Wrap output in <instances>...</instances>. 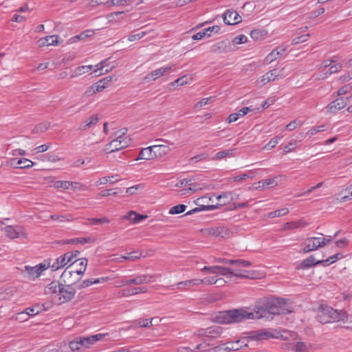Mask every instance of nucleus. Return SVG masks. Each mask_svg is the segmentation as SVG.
I'll list each match as a JSON object with an SVG mask.
<instances>
[{
	"mask_svg": "<svg viewBox=\"0 0 352 352\" xmlns=\"http://www.w3.org/2000/svg\"><path fill=\"white\" fill-rule=\"evenodd\" d=\"M121 180V178L118 175H114L111 176L102 177L100 178L96 182V186L104 185L107 183L113 184Z\"/></svg>",
	"mask_w": 352,
	"mask_h": 352,
	"instance_id": "35",
	"label": "nucleus"
},
{
	"mask_svg": "<svg viewBox=\"0 0 352 352\" xmlns=\"http://www.w3.org/2000/svg\"><path fill=\"white\" fill-rule=\"evenodd\" d=\"M99 118L97 115H93L89 117L87 119L82 122L78 130L79 131H87L94 127L98 122Z\"/></svg>",
	"mask_w": 352,
	"mask_h": 352,
	"instance_id": "23",
	"label": "nucleus"
},
{
	"mask_svg": "<svg viewBox=\"0 0 352 352\" xmlns=\"http://www.w3.org/2000/svg\"><path fill=\"white\" fill-rule=\"evenodd\" d=\"M155 159L153 150L152 148V146L146 147L144 148H142L139 155L138 157L136 158V160H151Z\"/></svg>",
	"mask_w": 352,
	"mask_h": 352,
	"instance_id": "31",
	"label": "nucleus"
},
{
	"mask_svg": "<svg viewBox=\"0 0 352 352\" xmlns=\"http://www.w3.org/2000/svg\"><path fill=\"white\" fill-rule=\"evenodd\" d=\"M155 159L161 158L166 155L170 151V148L167 145L155 144L152 145Z\"/></svg>",
	"mask_w": 352,
	"mask_h": 352,
	"instance_id": "25",
	"label": "nucleus"
},
{
	"mask_svg": "<svg viewBox=\"0 0 352 352\" xmlns=\"http://www.w3.org/2000/svg\"><path fill=\"white\" fill-rule=\"evenodd\" d=\"M351 90H352V86L349 84L345 85L339 89V90L337 91V95L338 96L344 95V94L349 92Z\"/></svg>",
	"mask_w": 352,
	"mask_h": 352,
	"instance_id": "63",
	"label": "nucleus"
},
{
	"mask_svg": "<svg viewBox=\"0 0 352 352\" xmlns=\"http://www.w3.org/2000/svg\"><path fill=\"white\" fill-rule=\"evenodd\" d=\"M133 280L131 283H133L134 285H142L145 283H149L154 282L155 280V276L153 275H148V274H142L136 276L135 277L132 278Z\"/></svg>",
	"mask_w": 352,
	"mask_h": 352,
	"instance_id": "28",
	"label": "nucleus"
},
{
	"mask_svg": "<svg viewBox=\"0 0 352 352\" xmlns=\"http://www.w3.org/2000/svg\"><path fill=\"white\" fill-rule=\"evenodd\" d=\"M223 21L226 25H235L241 21V16L236 11L228 10L223 15Z\"/></svg>",
	"mask_w": 352,
	"mask_h": 352,
	"instance_id": "19",
	"label": "nucleus"
},
{
	"mask_svg": "<svg viewBox=\"0 0 352 352\" xmlns=\"http://www.w3.org/2000/svg\"><path fill=\"white\" fill-rule=\"evenodd\" d=\"M175 65H168L166 66L158 68L152 72L148 74L145 77L144 80L149 82L156 80L160 77L164 76L167 72L171 71L174 67Z\"/></svg>",
	"mask_w": 352,
	"mask_h": 352,
	"instance_id": "14",
	"label": "nucleus"
},
{
	"mask_svg": "<svg viewBox=\"0 0 352 352\" xmlns=\"http://www.w3.org/2000/svg\"><path fill=\"white\" fill-rule=\"evenodd\" d=\"M317 265H320V263H318V261H316L314 255H311L302 261L301 267L302 269H307Z\"/></svg>",
	"mask_w": 352,
	"mask_h": 352,
	"instance_id": "44",
	"label": "nucleus"
},
{
	"mask_svg": "<svg viewBox=\"0 0 352 352\" xmlns=\"http://www.w3.org/2000/svg\"><path fill=\"white\" fill-rule=\"evenodd\" d=\"M283 77V76L280 74V71H279L278 69H274L258 78L256 80L255 84L256 86L262 87L268 82L274 81L275 80Z\"/></svg>",
	"mask_w": 352,
	"mask_h": 352,
	"instance_id": "9",
	"label": "nucleus"
},
{
	"mask_svg": "<svg viewBox=\"0 0 352 352\" xmlns=\"http://www.w3.org/2000/svg\"><path fill=\"white\" fill-rule=\"evenodd\" d=\"M325 130H326V126L322 124V125H320V126L311 128V129H309L307 133L310 136H312V135H316L318 132L324 131Z\"/></svg>",
	"mask_w": 352,
	"mask_h": 352,
	"instance_id": "58",
	"label": "nucleus"
},
{
	"mask_svg": "<svg viewBox=\"0 0 352 352\" xmlns=\"http://www.w3.org/2000/svg\"><path fill=\"white\" fill-rule=\"evenodd\" d=\"M308 36H309V34L297 36L293 39L292 44L296 45V44L304 43L307 40Z\"/></svg>",
	"mask_w": 352,
	"mask_h": 352,
	"instance_id": "64",
	"label": "nucleus"
},
{
	"mask_svg": "<svg viewBox=\"0 0 352 352\" xmlns=\"http://www.w3.org/2000/svg\"><path fill=\"white\" fill-rule=\"evenodd\" d=\"M144 187V184H140L126 188V192L129 195H134L138 190H142Z\"/></svg>",
	"mask_w": 352,
	"mask_h": 352,
	"instance_id": "59",
	"label": "nucleus"
},
{
	"mask_svg": "<svg viewBox=\"0 0 352 352\" xmlns=\"http://www.w3.org/2000/svg\"><path fill=\"white\" fill-rule=\"evenodd\" d=\"M147 288L145 287L124 289L118 292L119 297H129L141 293H146Z\"/></svg>",
	"mask_w": 352,
	"mask_h": 352,
	"instance_id": "24",
	"label": "nucleus"
},
{
	"mask_svg": "<svg viewBox=\"0 0 352 352\" xmlns=\"http://www.w3.org/2000/svg\"><path fill=\"white\" fill-rule=\"evenodd\" d=\"M16 161V168H28L30 167H32L34 164V162H32L31 160L27 159V158H21V159H13L12 160V162Z\"/></svg>",
	"mask_w": 352,
	"mask_h": 352,
	"instance_id": "41",
	"label": "nucleus"
},
{
	"mask_svg": "<svg viewBox=\"0 0 352 352\" xmlns=\"http://www.w3.org/2000/svg\"><path fill=\"white\" fill-rule=\"evenodd\" d=\"M287 301L283 298H276L267 302L263 306L256 305L254 309L241 308L219 312L216 320L221 324L240 322L248 319H258L266 317L268 314L273 315L286 314L292 312L287 307Z\"/></svg>",
	"mask_w": 352,
	"mask_h": 352,
	"instance_id": "1",
	"label": "nucleus"
},
{
	"mask_svg": "<svg viewBox=\"0 0 352 352\" xmlns=\"http://www.w3.org/2000/svg\"><path fill=\"white\" fill-rule=\"evenodd\" d=\"M106 62H107L106 60H102L96 65L97 69L94 70V72L96 73V76H100V75L104 74L103 69L104 67L107 66ZM113 67H114L113 66L109 69H105L104 73H107L109 71L111 70Z\"/></svg>",
	"mask_w": 352,
	"mask_h": 352,
	"instance_id": "47",
	"label": "nucleus"
},
{
	"mask_svg": "<svg viewBox=\"0 0 352 352\" xmlns=\"http://www.w3.org/2000/svg\"><path fill=\"white\" fill-rule=\"evenodd\" d=\"M342 67V65L340 63H335L333 65H331L329 68L324 72V74L327 76L333 74L334 73H336L339 72Z\"/></svg>",
	"mask_w": 352,
	"mask_h": 352,
	"instance_id": "52",
	"label": "nucleus"
},
{
	"mask_svg": "<svg viewBox=\"0 0 352 352\" xmlns=\"http://www.w3.org/2000/svg\"><path fill=\"white\" fill-rule=\"evenodd\" d=\"M79 254L80 252L78 251L68 252L65 253V255L67 256V261L69 266L74 265V263L78 261L79 259L77 257L79 255Z\"/></svg>",
	"mask_w": 352,
	"mask_h": 352,
	"instance_id": "46",
	"label": "nucleus"
},
{
	"mask_svg": "<svg viewBox=\"0 0 352 352\" xmlns=\"http://www.w3.org/2000/svg\"><path fill=\"white\" fill-rule=\"evenodd\" d=\"M234 149H226L219 151L212 157V160H221L226 157H231L233 155Z\"/></svg>",
	"mask_w": 352,
	"mask_h": 352,
	"instance_id": "40",
	"label": "nucleus"
},
{
	"mask_svg": "<svg viewBox=\"0 0 352 352\" xmlns=\"http://www.w3.org/2000/svg\"><path fill=\"white\" fill-rule=\"evenodd\" d=\"M145 35H146V32L142 31L137 34L130 35L128 37V41H138V40H140V38H143Z\"/></svg>",
	"mask_w": 352,
	"mask_h": 352,
	"instance_id": "62",
	"label": "nucleus"
},
{
	"mask_svg": "<svg viewBox=\"0 0 352 352\" xmlns=\"http://www.w3.org/2000/svg\"><path fill=\"white\" fill-rule=\"evenodd\" d=\"M176 285L178 288H182V287H198L200 286V280L199 278H193L191 280L178 282L175 285H171L170 288L174 289Z\"/></svg>",
	"mask_w": 352,
	"mask_h": 352,
	"instance_id": "36",
	"label": "nucleus"
},
{
	"mask_svg": "<svg viewBox=\"0 0 352 352\" xmlns=\"http://www.w3.org/2000/svg\"><path fill=\"white\" fill-rule=\"evenodd\" d=\"M141 256H142V254L140 252H139L138 251H133V252L128 253L126 255L118 257V258H116V260L118 262H122L123 260L134 261V260L140 258Z\"/></svg>",
	"mask_w": 352,
	"mask_h": 352,
	"instance_id": "39",
	"label": "nucleus"
},
{
	"mask_svg": "<svg viewBox=\"0 0 352 352\" xmlns=\"http://www.w3.org/2000/svg\"><path fill=\"white\" fill-rule=\"evenodd\" d=\"M50 218L54 221L60 223L69 222L74 220V217L70 214H66L63 215L52 214L50 216Z\"/></svg>",
	"mask_w": 352,
	"mask_h": 352,
	"instance_id": "43",
	"label": "nucleus"
},
{
	"mask_svg": "<svg viewBox=\"0 0 352 352\" xmlns=\"http://www.w3.org/2000/svg\"><path fill=\"white\" fill-rule=\"evenodd\" d=\"M251 111H252V109L250 107H243L237 113H231L227 118V122L228 123L236 122L240 117L245 116Z\"/></svg>",
	"mask_w": 352,
	"mask_h": 352,
	"instance_id": "32",
	"label": "nucleus"
},
{
	"mask_svg": "<svg viewBox=\"0 0 352 352\" xmlns=\"http://www.w3.org/2000/svg\"><path fill=\"white\" fill-rule=\"evenodd\" d=\"M67 258V256L65 255V254L60 255V256L57 257L52 263H50V268H51L52 271H57L64 267L65 266L68 265ZM50 260L51 262L52 260Z\"/></svg>",
	"mask_w": 352,
	"mask_h": 352,
	"instance_id": "26",
	"label": "nucleus"
},
{
	"mask_svg": "<svg viewBox=\"0 0 352 352\" xmlns=\"http://www.w3.org/2000/svg\"><path fill=\"white\" fill-rule=\"evenodd\" d=\"M221 351V346H213L212 344L210 343L208 339H204L202 342L197 344L194 349L193 351L195 352H219Z\"/></svg>",
	"mask_w": 352,
	"mask_h": 352,
	"instance_id": "18",
	"label": "nucleus"
},
{
	"mask_svg": "<svg viewBox=\"0 0 352 352\" xmlns=\"http://www.w3.org/2000/svg\"><path fill=\"white\" fill-rule=\"evenodd\" d=\"M248 40L246 36L243 34L239 35L232 39V43L234 45H241L245 43Z\"/></svg>",
	"mask_w": 352,
	"mask_h": 352,
	"instance_id": "60",
	"label": "nucleus"
},
{
	"mask_svg": "<svg viewBox=\"0 0 352 352\" xmlns=\"http://www.w3.org/2000/svg\"><path fill=\"white\" fill-rule=\"evenodd\" d=\"M320 236L309 237L305 241V247L302 249L304 253H307L318 250L320 248L325 246L333 239L331 236H323L320 234Z\"/></svg>",
	"mask_w": 352,
	"mask_h": 352,
	"instance_id": "7",
	"label": "nucleus"
},
{
	"mask_svg": "<svg viewBox=\"0 0 352 352\" xmlns=\"http://www.w3.org/2000/svg\"><path fill=\"white\" fill-rule=\"evenodd\" d=\"M204 232L205 234L221 238L227 237L230 234L229 229L222 226L207 228Z\"/></svg>",
	"mask_w": 352,
	"mask_h": 352,
	"instance_id": "15",
	"label": "nucleus"
},
{
	"mask_svg": "<svg viewBox=\"0 0 352 352\" xmlns=\"http://www.w3.org/2000/svg\"><path fill=\"white\" fill-rule=\"evenodd\" d=\"M338 60L337 56H333L331 59L324 60L320 66V69H323V71L326 72L325 69L327 68H329L331 64L337 63Z\"/></svg>",
	"mask_w": 352,
	"mask_h": 352,
	"instance_id": "56",
	"label": "nucleus"
},
{
	"mask_svg": "<svg viewBox=\"0 0 352 352\" xmlns=\"http://www.w3.org/2000/svg\"><path fill=\"white\" fill-rule=\"evenodd\" d=\"M125 129L116 131L112 137V140L104 147L107 153H113L126 148L130 143V138L126 133Z\"/></svg>",
	"mask_w": 352,
	"mask_h": 352,
	"instance_id": "4",
	"label": "nucleus"
},
{
	"mask_svg": "<svg viewBox=\"0 0 352 352\" xmlns=\"http://www.w3.org/2000/svg\"><path fill=\"white\" fill-rule=\"evenodd\" d=\"M129 0H111L110 1H107L104 3V6L106 7H111V6H126L127 1Z\"/></svg>",
	"mask_w": 352,
	"mask_h": 352,
	"instance_id": "55",
	"label": "nucleus"
},
{
	"mask_svg": "<svg viewBox=\"0 0 352 352\" xmlns=\"http://www.w3.org/2000/svg\"><path fill=\"white\" fill-rule=\"evenodd\" d=\"M318 318V320L323 324L337 321L352 322V315H349L344 310L334 309L324 305H320Z\"/></svg>",
	"mask_w": 352,
	"mask_h": 352,
	"instance_id": "2",
	"label": "nucleus"
},
{
	"mask_svg": "<svg viewBox=\"0 0 352 352\" xmlns=\"http://www.w3.org/2000/svg\"><path fill=\"white\" fill-rule=\"evenodd\" d=\"M69 345V348L73 351H78L81 348H83L81 346V342H80V337H77L74 340L71 341Z\"/></svg>",
	"mask_w": 352,
	"mask_h": 352,
	"instance_id": "57",
	"label": "nucleus"
},
{
	"mask_svg": "<svg viewBox=\"0 0 352 352\" xmlns=\"http://www.w3.org/2000/svg\"><path fill=\"white\" fill-rule=\"evenodd\" d=\"M6 236L11 239L25 237L26 234L21 226H8L3 228Z\"/></svg>",
	"mask_w": 352,
	"mask_h": 352,
	"instance_id": "13",
	"label": "nucleus"
},
{
	"mask_svg": "<svg viewBox=\"0 0 352 352\" xmlns=\"http://www.w3.org/2000/svg\"><path fill=\"white\" fill-rule=\"evenodd\" d=\"M311 347V344H307L302 342H297L294 349L296 352H309V349Z\"/></svg>",
	"mask_w": 352,
	"mask_h": 352,
	"instance_id": "48",
	"label": "nucleus"
},
{
	"mask_svg": "<svg viewBox=\"0 0 352 352\" xmlns=\"http://www.w3.org/2000/svg\"><path fill=\"white\" fill-rule=\"evenodd\" d=\"M297 142L296 140L291 141L288 144L285 145L283 148L284 154L288 153L294 151Z\"/></svg>",
	"mask_w": 352,
	"mask_h": 352,
	"instance_id": "61",
	"label": "nucleus"
},
{
	"mask_svg": "<svg viewBox=\"0 0 352 352\" xmlns=\"http://www.w3.org/2000/svg\"><path fill=\"white\" fill-rule=\"evenodd\" d=\"M213 276H206L204 278H199L200 285H214L217 282V276H223V275L212 274Z\"/></svg>",
	"mask_w": 352,
	"mask_h": 352,
	"instance_id": "42",
	"label": "nucleus"
},
{
	"mask_svg": "<svg viewBox=\"0 0 352 352\" xmlns=\"http://www.w3.org/2000/svg\"><path fill=\"white\" fill-rule=\"evenodd\" d=\"M72 285L69 283H67V285H61L58 295L60 303L68 302L74 298L76 290L71 286Z\"/></svg>",
	"mask_w": 352,
	"mask_h": 352,
	"instance_id": "12",
	"label": "nucleus"
},
{
	"mask_svg": "<svg viewBox=\"0 0 352 352\" xmlns=\"http://www.w3.org/2000/svg\"><path fill=\"white\" fill-rule=\"evenodd\" d=\"M52 186L55 188L72 189L73 190H86L87 187L79 182L57 180L53 182Z\"/></svg>",
	"mask_w": 352,
	"mask_h": 352,
	"instance_id": "10",
	"label": "nucleus"
},
{
	"mask_svg": "<svg viewBox=\"0 0 352 352\" xmlns=\"http://www.w3.org/2000/svg\"><path fill=\"white\" fill-rule=\"evenodd\" d=\"M50 260L46 259L43 262L36 265L35 266L25 265L24 267L26 276L29 280H34L40 277L44 271L50 268Z\"/></svg>",
	"mask_w": 352,
	"mask_h": 352,
	"instance_id": "8",
	"label": "nucleus"
},
{
	"mask_svg": "<svg viewBox=\"0 0 352 352\" xmlns=\"http://www.w3.org/2000/svg\"><path fill=\"white\" fill-rule=\"evenodd\" d=\"M245 341V340H237L236 341L228 342L223 344L222 347L221 346V350L223 349L228 351H238L243 346H248V344Z\"/></svg>",
	"mask_w": 352,
	"mask_h": 352,
	"instance_id": "22",
	"label": "nucleus"
},
{
	"mask_svg": "<svg viewBox=\"0 0 352 352\" xmlns=\"http://www.w3.org/2000/svg\"><path fill=\"white\" fill-rule=\"evenodd\" d=\"M221 333L222 328L219 325H214L199 331V335L205 337L206 339H208V341H210V338L219 337Z\"/></svg>",
	"mask_w": 352,
	"mask_h": 352,
	"instance_id": "16",
	"label": "nucleus"
},
{
	"mask_svg": "<svg viewBox=\"0 0 352 352\" xmlns=\"http://www.w3.org/2000/svg\"><path fill=\"white\" fill-rule=\"evenodd\" d=\"M278 184L276 177L263 179L254 184V188L258 190L265 187H275Z\"/></svg>",
	"mask_w": 352,
	"mask_h": 352,
	"instance_id": "30",
	"label": "nucleus"
},
{
	"mask_svg": "<svg viewBox=\"0 0 352 352\" xmlns=\"http://www.w3.org/2000/svg\"><path fill=\"white\" fill-rule=\"evenodd\" d=\"M94 66L91 65L79 66L72 71L71 78L80 76L93 71Z\"/></svg>",
	"mask_w": 352,
	"mask_h": 352,
	"instance_id": "33",
	"label": "nucleus"
},
{
	"mask_svg": "<svg viewBox=\"0 0 352 352\" xmlns=\"http://www.w3.org/2000/svg\"><path fill=\"white\" fill-rule=\"evenodd\" d=\"M77 263L79 265L78 268L75 270L66 269L63 272L61 278L65 283L75 284L84 274L87 265V259L85 258H80Z\"/></svg>",
	"mask_w": 352,
	"mask_h": 352,
	"instance_id": "5",
	"label": "nucleus"
},
{
	"mask_svg": "<svg viewBox=\"0 0 352 352\" xmlns=\"http://www.w3.org/2000/svg\"><path fill=\"white\" fill-rule=\"evenodd\" d=\"M154 320V318L151 319H138L134 322V324L135 327H150L152 324V321Z\"/></svg>",
	"mask_w": 352,
	"mask_h": 352,
	"instance_id": "50",
	"label": "nucleus"
},
{
	"mask_svg": "<svg viewBox=\"0 0 352 352\" xmlns=\"http://www.w3.org/2000/svg\"><path fill=\"white\" fill-rule=\"evenodd\" d=\"M61 285L58 281H52L50 284H48L45 288V294H57L58 295L60 288Z\"/></svg>",
	"mask_w": 352,
	"mask_h": 352,
	"instance_id": "37",
	"label": "nucleus"
},
{
	"mask_svg": "<svg viewBox=\"0 0 352 352\" xmlns=\"http://www.w3.org/2000/svg\"><path fill=\"white\" fill-rule=\"evenodd\" d=\"M108 333H98L87 337L80 336V342L83 348H89L96 342L102 340Z\"/></svg>",
	"mask_w": 352,
	"mask_h": 352,
	"instance_id": "17",
	"label": "nucleus"
},
{
	"mask_svg": "<svg viewBox=\"0 0 352 352\" xmlns=\"http://www.w3.org/2000/svg\"><path fill=\"white\" fill-rule=\"evenodd\" d=\"M289 213V209L287 208H283L280 209L276 210L274 211L268 213L267 217L270 219L275 217H283Z\"/></svg>",
	"mask_w": 352,
	"mask_h": 352,
	"instance_id": "45",
	"label": "nucleus"
},
{
	"mask_svg": "<svg viewBox=\"0 0 352 352\" xmlns=\"http://www.w3.org/2000/svg\"><path fill=\"white\" fill-rule=\"evenodd\" d=\"M201 272L207 274H220L223 275V276H226L227 278L236 276L240 278H254L252 272L241 270H233L230 268L219 265L204 266L201 269Z\"/></svg>",
	"mask_w": 352,
	"mask_h": 352,
	"instance_id": "3",
	"label": "nucleus"
},
{
	"mask_svg": "<svg viewBox=\"0 0 352 352\" xmlns=\"http://www.w3.org/2000/svg\"><path fill=\"white\" fill-rule=\"evenodd\" d=\"M112 80V77L107 76L106 78H102V80H100L96 83H95L94 85L95 87V90L97 91V92L102 91L104 89H105L108 84Z\"/></svg>",
	"mask_w": 352,
	"mask_h": 352,
	"instance_id": "38",
	"label": "nucleus"
},
{
	"mask_svg": "<svg viewBox=\"0 0 352 352\" xmlns=\"http://www.w3.org/2000/svg\"><path fill=\"white\" fill-rule=\"evenodd\" d=\"M186 209V206L184 204H178L172 207L169 210L170 214H178L184 212Z\"/></svg>",
	"mask_w": 352,
	"mask_h": 352,
	"instance_id": "51",
	"label": "nucleus"
},
{
	"mask_svg": "<svg viewBox=\"0 0 352 352\" xmlns=\"http://www.w3.org/2000/svg\"><path fill=\"white\" fill-rule=\"evenodd\" d=\"M287 50V47L279 46L276 49L273 50L270 54H268L265 58V63L270 64L273 61L280 58L284 52Z\"/></svg>",
	"mask_w": 352,
	"mask_h": 352,
	"instance_id": "21",
	"label": "nucleus"
},
{
	"mask_svg": "<svg viewBox=\"0 0 352 352\" xmlns=\"http://www.w3.org/2000/svg\"><path fill=\"white\" fill-rule=\"evenodd\" d=\"M287 333L288 332L286 331H278L267 329H260L250 332L248 339H249L250 340H262L272 338H281L283 339H287V336L286 335H284Z\"/></svg>",
	"mask_w": 352,
	"mask_h": 352,
	"instance_id": "6",
	"label": "nucleus"
},
{
	"mask_svg": "<svg viewBox=\"0 0 352 352\" xmlns=\"http://www.w3.org/2000/svg\"><path fill=\"white\" fill-rule=\"evenodd\" d=\"M126 217L134 223H138L142 219H145L146 216L140 215L134 211H130Z\"/></svg>",
	"mask_w": 352,
	"mask_h": 352,
	"instance_id": "49",
	"label": "nucleus"
},
{
	"mask_svg": "<svg viewBox=\"0 0 352 352\" xmlns=\"http://www.w3.org/2000/svg\"><path fill=\"white\" fill-rule=\"evenodd\" d=\"M220 30L221 28L219 25H213L208 27L194 34L192 36V39L201 40L206 36L210 37L212 32L217 33L220 31Z\"/></svg>",
	"mask_w": 352,
	"mask_h": 352,
	"instance_id": "20",
	"label": "nucleus"
},
{
	"mask_svg": "<svg viewBox=\"0 0 352 352\" xmlns=\"http://www.w3.org/2000/svg\"><path fill=\"white\" fill-rule=\"evenodd\" d=\"M58 36L57 35H50L43 38H41L38 41V45L39 47L57 45L59 43Z\"/></svg>",
	"mask_w": 352,
	"mask_h": 352,
	"instance_id": "27",
	"label": "nucleus"
},
{
	"mask_svg": "<svg viewBox=\"0 0 352 352\" xmlns=\"http://www.w3.org/2000/svg\"><path fill=\"white\" fill-rule=\"evenodd\" d=\"M93 34L94 33H93L92 30H87L84 31V32H81L80 34L72 37V40H73V41H76L77 40H82L87 37L91 36V35H93Z\"/></svg>",
	"mask_w": 352,
	"mask_h": 352,
	"instance_id": "53",
	"label": "nucleus"
},
{
	"mask_svg": "<svg viewBox=\"0 0 352 352\" xmlns=\"http://www.w3.org/2000/svg\"><path fill=\"white\" fill-rule=\"evenodd\" d=\"M308 223L304 219L287 222L283 225V230H289L305 227Z\"/></svg>",
	"mask_w": 352,
	"mask_h": 352,
	"instance_id": "34",
	"label": "nucleus"
},
{
	"mask_svg": "<svg viewBox=\"0 0 352 352\" xmlns=\"http://www.w3.org/2000/svg\"><path fill=\"white\" fill-rule=\"evenodd\" d=\"M349 102V98H339L331 102L325 108V113H336L338 111L345 107Z\"/></svg>",
	"mask_w": 352,
	"mask_h": 352,
	"instance_id": "11",
	"label": "nucleus"
},
{
	"mask_svg": "<svg viewBox=\"0 0 352 352\" xmlns=\"http://www.w3.org/2000/svg\"><path fill=\"white\" fill-rule=\"evenodd\" d=\"M43 310V305H34L32 307L26 308L24 311L20 312L19 317L22 316L26 317L34 316L42 312Z\"/></svg>",
	"mask_w": 352,
	"mask_h": 352,
	"instance_id": "29",
	"label": "nucleus"
},
{
	"mask_svg": "<svg viewBox=\"0 0 352 352\" xmlns=\"http://www.w3.org/2000/svg\"><path fill=\"white\" fill-rule=\"evenodd\" d=\"M90 225H98L100 223H109L110 220L107 217L90 218L88 219Z\"/></svg>",
	"mask_w": 352,
	"mask_h": 352,
	"instance_id": "54",
	"label": "nucleus"
}]
</instances>
